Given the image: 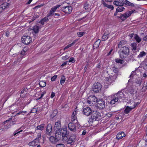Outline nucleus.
Returning <instances> with one entry per match:
<instances>
[{
  "instance_id": "obj_1",
  "label": "nucleus",
  "mask_w": 147,
  "mask_h": 147,
  "mask_svg": "<svg viewBox=\"0 0 147 147\" xmlns=\"http://www.w3.org/2000/svg\"><path fill=\"white\" fill-rule=\"evenodd\" d=\"M126 92L123 90L118 92L114 95L109 103L111 105L115 104L117 102H123L125 98Z\"/></svg>"
},
{
  "instance_id": "obj_2",
  "label": "nucleus",
  "mask_w": 147,
  "mask_h": 147,
  "mask_svg": "<svg viewBox=\"0 0 147 147\" xmlns=\"http://www.w3.org/2000/svg\"><path fill=\"white\" fill-rule=\"evenodd\" d=\"M119 51L120 57L122 59L126 58L129 54V48L126 46H123L120 48Z\"/></svg>"
},
{
  "instance_id": "obj_3",
  "label": "nucleus",
  "mask_w": 147,
  "mask_h": 147,
  "mask_svg": "<svg viewBox=\"0 0 147 147\" xmlns=\"http://www.w3.org/2000/svg\"><path fill=\"white\" fill-rule=\"evenodd\" d=\"M101 117V113L97 111H93L91 115V117L88 121V122H93V121L98 120Z\"/></svg>"
},
{
  "instance_id": "obj_4",
  "label": "nucleus",
  "mask_w": 147,
  "mask_h": 147,
  "mask_svg": "<svg viewBox=\"0 0 147 147\" xmlns=\"http://www.w3.org/2000/svg\"><path fill=\"white\" fill-rule=\"evenodd\" d=\"M76 138V135L72 134L69 137L67 136V137L63 138V142L64 143H66L67 144H72L74 143Z\"/></svg>"
},
{
  "instance_id": "obj_5",
  "label": "nucleus",
  "mask_w": 147,
  "mask_h": 147,
  "mask_svg": "<svg viewBox=\"0 0 147 147\" xmlns=\"http://www.w3.org/2000/svg\"><path fill=\"white\" fill-rule=\"evenodd\" d=\"M56 133H57V134H59V135H60V138L61 137L62 140L63 141V138L65 137H67L68 136L67 135V127L63 128H61L60 130V131H58V130H56Z\"/></svg>"
},
{
  "instance_id": "obj_6",
  "label": "nucleus",
  "mask_w": 147,
  "mask_h": 147,
  "mask_svg": "<svg viewBox=\"0 0 147 147\" xmlns=\"http://www.w3.org/2000/svg\"><path fill=\"white\" fill-rule=\"evenodd\" d=\"M76 122H70L68 124V128L72 131H76L77 127L79 128L80 127V125L79 124L78 121L76 120Z\"/></svg>"
},
{
  "instance_id": "obj_7",
  "label": "nucleus",
  "mask_w": 147,
  "mask_h": 147,
  "mask_svg": "<svg viewBox=\"0 0 147 147\" xmlns=\"http://www.w3.org/2000/svg\"><path fill=\"white\" fill-rule=\"evenodd\" d=\"M102 85L99 82L95 83L92 86V90L95 93H97L100 91Z\"/></svg>"
},
{
  "instance_id": "obj_8",
  "label": "nucleus",
  "mask_w": 147,
  "mask_h": 147,
  "mask_svg": "<svg viewBox=\"0 0 147 147\" xmlns=\"http://www.w3.org/2000/svg\"><path fill=\"white\" fill-rule=\"evenodd\" d=\"M21 40L22 42L26 45L29 44L32 42L31 37L28 35H24L21 38Z\"/></svg>"
},
{
  "instance_id": "obj_9",
  "label": "nucleus",
  "mask_w": 147,
  "mask_h": 147,
  "mask_svg": "<svg viewBox=\"0 0 147 147\" xmlns=\"http://www.w3.org/2000/svg\"><path fill=\"white\" fill-rule=\"evenodd\" d=\"M60 139V135L59 134H57V133H55V137L51 136L49 138L50 141L53 144H55Z\"/></svg>"
},
{
  "instance_id": "obj_10",
  "label": "nucleus",
  "mask_w": 147,
  "mask_h": 147,
  "mask_svg": "<svg viewBox=\"0 0 147 147\" xmlns=\"http://www.w3.org/2000/svg\"><path fill=\"white\" fill-rule=\"evenodd\" d=\"M134 11H135V10H134ZM133 12L134 11L133 10L126 12L123 14H121L120 16L119 17L122 21H124L128 18Z\"/></svg>"
},
{
  "instance_id": "obj_11",
  "label": "nucleus",
  "mask_w": 147,
  "mask_h": 147,
  "mask_svg": "<svg viewBox=\"0 0 147 147\" xmlns=\"http://www.w3.org/2000/svg\"><path fill=\"white\" fill-rule=\"evenodd\" d=\"M134 106L129 107L127 106L124 110V113L126 114L129 113L133 109L135 108L139 104V103H134Z\"/></svg>"
},
{
  "instance_id": "obj_12",
  "label": "nucleus",
  "mask_w": 147,
  "mask_h": 147,
  "mask_svg": "<svg viewBox=\"0 0 147 147\" xmlns=\"http://www.w3.org/2000/svg\"><path fill=\"white\" fill-rule=\"evenodd\" d=\"M105 101L102 99L100 100L97 102L96 107L99 109H102L105 107Z\"/></svg>"
},
{
  "instance_id": "obj_13",
  "label": "nucleus",
  "mask_w": 147,
  "mask_h": 147,
  "mask_svg": "<svg viewBox=\"0 0 147 147\" xmlns=\"http://www.w3.org/2000/svg\"><path fill=\"white\" fill-rule=\"evenodd\" d=\"M93 111L89 107H86L84 108L83 109V114L86 116H89L91 115Z\"/></svg>"
},
{
  "instance_id": "obj_14",
  "label": "nucleus",
  "mask_w": 147,
  "mask_h": 147,
  "mask_svg": "<svg viewBox=\"0 0 147 147\" xmlns=\"http://www.w3.org/2000/svg\"><path fill=\"white\" fill-rule=\"evenodd\" d=\"M61 10L66 13H70L72 10V8L71 6H64L61 8Z\"/></svg>"
},
{
  "instance_id": "obj_15",
  "label": "nucleus",
  "mask_w": 147,
  "mask_h": 147,
  "mask_svg": "<svg viewBox=\"0 0 147 147\" xmlns=\"http://www.w3.org/2000/svg\"><path fill=\"white\" fill-rule=\"evenodd\" d=\"M1 3L0 2V13L3 12L4 9L7 8L9 5V3H4L1 1Z\"/></svg>"
},
{
  "instance_id": "obj_16",
  "label": "nucleus",
  "mask_w": 147,
  "mask_h": 147,
  "mask_svg": "<svg viewBox=\"0 0 147 147\" xmlns=\"http://www.w3.org/2000/svg\"><path fill=\"white\" fill-rule=\"evenodd\" d=\"M52 126L50 123L48 124L46 130V135H48V136H50L51 135L52 133Z\"/></svg>"
},
{
  "instance_id": "obj_17",
  "label": "nucleus",
  "mask_w": 147,
  "mask_h": 147,
  "mask_svg": "<svg viewBox=\"0 0 147 147\" xmlns=\"http://www.w3.org/2000/svg\"><path fill=\"white\" fill-rule=\"evenodd\" d=\"M77 114V112L75 110L73 113L72 114L71 117V120L72 121V122H76V120H77V117L76 115Z\"/></svg>"
},
{
  "instance_id": "obj_18",
  "label": "nucleus",
  "mask_w": 147,
  "mask_h": 147,
  "mask_svg": "<svg viewBox=\"0 0 147 147\" xmlns=\"http://www.w3.org/2000/svg\"><path fill=\"white\" fill-rule=\"evenodd\" d=\"M11 125L9 124H7L6 125H3L1 127L2 128L0 129V131H6L8 128L11 127Z\"/></svg>"
},
{
  "instance_id": "obj_19",
  "label": "nucleus",
  "mask_w": 147,
  "mask_h": 147,
  "mask_svg": "<svg viewBox=\"0 0 147 147\" xmlns=\"http://www.w3.org/2000/svg\"><path fill=\"white\" fill-rule=\"evenodd\" d=\"M42 27V26L41 25H39V24L38 25L34 26L33 27L34 33L35 34L39 32V30Z\"/></svg>"
},
{
  "instance_id": "obj_20",
  "label": "nucleus",
  "mask_w": 147,
  "mask_h": 147,
  "mask_svg": "<svg viewBox=\"0 0 147 147\" xmlns=\"http://www.w3.org/2000/svg\"><path fill=\"white\" fill-rule=\"evenodd\" d=\"M36 139H35L33 141L30 142L28 143V145L29 146H34L38 144L39 142Z\"/></svg>"
},
{
  "instance_id": "obj_21",
  "label": "nucleus",
  "mask_w": 147,
  "mask_h": 147,
  "mask_svg": "<svg viewBox=\"0 0 147 147\" xmlns=\"http://www.w3.org/2000/svg\"><path fill=\"white\" fill-rule=\"evenodd\" d=\"M125 136V134L123 132H119L116 136V139L119 140Z\"/></svg>"
},
{
  "instance_id": "obj_22",
  "label": "nucleus",
  "mask_w": 147,
  "mask_h": 147,
  "mask_svg": "<svg viewBox=\"0 0 147 147\" xmlns=\"http://www.w3.org/2000/svg\"><path fill=\"white\" fill-rule=\"evenodd\" d=\"M49 20L48 18L47 17H45L42 19L39 23H40L41 25H41L42 27H43V26L44 24L46 22Z\"/></svg>"
},
{
  "instance_id": "obj_23",
  "label": "nucleus",
  "mask_w": 147,
  "mask_h": 147,
  "mask_svg": "<svg viewBox=\"0 0 147 147\" xmlns=\"http://www.w3.org/2000/svg\"><path fill=\"white\" fill-rule=\"evenodd\" d=\"M55 127L56 128L55 129V130H58L59 131L61 127V124L60 121L56 122L55 125Z\"/></svg>"
},
{
  "instance_id": "obj_24",
  "label": "nucleus",
  "mask_w": 147,
  "mask_h": 147,
  "mask_svg": "<svg viewBox=\"0 0 147 147\" xmlns=\"http://www.w3.org/2000/svg\"><path fill=\"white\" fill-rule=\"evenodd\" d=\"M28 89L26 88H24L21 92L20 97L23 98L24 96V94H26L27 93Z\"/></svg>"
},
{
  "instance_id": "obj_25",
  "label": "nucleus",
  "mask_w": 147,
  "mask_h": 147,
  "mask_svg": "<svg viewBox=\"0 0 147 147\" xmlns=\"http://www.w3.org/2000/svg\"><path fill=\"white\" fill-rule=\"evenodd\" d=\"M142 80L141 78H138L134 80V82L136 83L137 85L140 86L141 84Z\"/></svg>"
},
{
  "instance_id": "obj_26",
  "label": "nucleus",
  "mask_w": 147,
  "mask_h": 147,
  "mask_svg": "<svg viewBox=\"0 0 147 147\" xmlns=\"http://www.w3.org/2000/svg\"><path fill=\"white\" fill-rule=\"evenodd\" d=\"M109 34L105 32L102 37V40L105 41L107 40L109 36Z\"/></svg>"
},
{
  "instance_id": "obj_27",
  "label": "nucleus",
  "mask_w": 147,
  "mask_h": 147,
  "mask_svg": "<svg viewBox=\"0 0 147 147\" xmlns=\"http://www.w3.org/2000/svg\"><path fill=\"white\" fill-rule=\"evenodd\" d=\"M134 37L137 42L139 43L141 41V38L139 37L138 35L135 34Z\"/></svg>"
},
{
  "instance_id": "obj_28",
  "label": "nucleus",
  "mask_w": 147,
  "mask_h": 147,
  "mask_svg": "<svg viewBox=\"0 0 147 147\" xmlns=\"http://www.w3.org/2000/svg\"><path fill=\"white\" fill-rule=\"evenodd\" d=\"M128 92L131 95L133 96V95H134V89L131 86L128 87Z\"/></svg>"
},
{
  "instance_id": "obj_29",
  "label": "nucleus",
  "mask_w": 147,
  "mask_h": 147,
  "mask_svg": "<svg viewBox=\"0 0 147 147\" xmlns=\"http://www.w3.org/2000/svg\"><path fill=\"white\" fill-rule=\"evenodd\" d=\"M122 6L123 5H121L119 6L116 9L117 11H118L119 12L124 10L125 9V8L123 7Z\"/></svg>"
},
{
  "instance_id": "obj_30",
  "label": "nucleus",
  "mask_w": 147,
  "mask_h": 147,
  "mask_svg": "<svg viewBox=\"0 0 147 147\" xmlns=\"http://www.w3.org/2000/svg\"><path fill=\"white\" fill-rule=\"evenodd\" d=\"M112 69L113 72L115 73L114 76H115V78H116V76L117 75V74L119 71V69L115 67H113Z\"/></svg>"
},
{
  "instance_id": "obj_31",
  "label": "nucleus",
  "mask_w": 147,
  "mask_h": 147,
  "mask_svg": "<svg viewBox=\"0 0 147 147\" xmlns=\"http://www.w3.org/2000/svg\"><path fill=\"white\" fill-rule=\"evenodd\" d=\"M103 4L105 6L109 8H110L112 10L113 9L114 7L113 5H108L105 2L103 3Z\"/></svg>"
},
{
  "instance_id": "obj_32",
  "label": "nucleus",
  "mask_w": 147,
  "mask_h": 147,
  "mask_svg": "<svg viewBox=\"0 0 147 147\" xmlns=\"http://www.w3.org/2000/svg\"><path fill=\"white\" fill-rule=\"evenodd\" d=\"M113 3L114 5L118 6V7L121 5H123V4L121 2L118 1H114Z\"/></svg>"
},
{
  "instance_id": "obj_33",
  "label": "nucleus",
  "mask_w": 147,
  "mask_h": 147,
  "mask_svg": "<svg viewBox=\"0 0 147 147\" xmlns=\"http://www.w3.org/2000/svg\"><path fill=\"white\" fill-rule=\"evenodd\" d=\"M57 110H54L52 113L51 115V117L52 118H53L54 117H55L57 115Z\"/></svg>"
},
{
  "instance_id": "obj_34",
  "label": "nucleus",
  "mask_w": 147,
  "mask_h": 147,
  "mask_svg": "<svg viewBox=\"0 0 147 147\" xmlns=\"http://www.w3.org/2000/svg\"><path fill=\"white\" fill-rule=\"evenodd\" d=\"M125 41L124 40L121 41L118 45V47L119 48H121L122 47V46L124 45L125 43Z\"/></svg>"
},
{
  "instance_id": "obj_35",
  "label": "nucleus",
  "mask_w": 147,
  "mask_h": 147,
  "mask_svg": "<svg viewBox=\"0 0 147 147\" xmlns=\"http://www.w3.org/2000/svg\"><path fill=\"white\" fill-rule=\"evenodd\" d=\"M61 6L60 5H57L55 6H54L53 7H52L51 9V10L53 11V12H54L59 7Z\"/></svg>"
},
{
  "instance_id": "obj_36",
  "label": "nucleus",
  "mask_w": 147,
  "mask_h": 147,
  "mask_svg": "<svg viewBox=\"0 0 147 147\" xmlns=\"http://www.w3.org/2000/svg\"><path fill=\"white\" fill-rule=\"evenodd\" d=\"M40 86L41 87H44L46 85V83L45 82L43 81H40L39 82Z\"/></svg>"
},
{
  "instance_id": "obj_37",
  "label": "nucleus",
  "mask_w": 147,
  "mask_h": 147,
  "mask_svg": "<svg viewBox=\"0 0 147 147\" xmlns=\"http://www.w3.org/2000/svg\"><path fill=\"white\" fill-rule=\"evenodd\" d=\"M65 80V77L64 75H62L61 76V79L60 80V84L61 85L64 83Z\"/></svg>"
},
{
  "instance_id": "obj_38",
  "label": "nucleus",
  "mask_w": 147,
  "mask_h": 147,
  "mask_svg": "<svg viewBox=\"0 0 147 147\" xmlns=\"http://www.w3.org/2000/svg\"><path fill=\"white\" fill-rule=\"evenodd\" d=\"M27 51V49H24L22 51L21 53H20V55H21L20 57L21 58H22L23 57V56L24 55H25V52Z\"/></svg>"
},
{
  "instance_id": "obj_39",
  "label": "nucleus",
  "mask_w": 147,
  "mask_h": 147,
  "mask_svg": "<svg viewBox=\"0 0 147 147\" xmlns=\"http://www.w3.org/2000/svg\"><path fill=\"white\" fill-rule=\"evenodd\" d=\"M45 124H42L38 126L36 128L37 129H38L40 130H43Z\"/></svg>"
},
{
  "instance_id": "obj_40",
  "label": "nucleus",
  "mask_w": 147,
  "mask_h": 147,
  "mask_svg": "<svg viewBox=\"0 0 147 147\" xmlns=\"http://www.w3.org/2000/svg\"><path fill=\"white\" fill-rule=\"evenodd\" d=\"M100 42V39H98L97 40L96 42L94 43V47L96 46V47H99V45Z\"/></svg>"
},
{
  "instance_id": "obj_41",
  "label": "nucleus",
  "mask_w": 147,
  "mask_h": 147,
  "mask_svg": "<svg viewBox=\"0 0 147 147\" xmlns=\"http://www.w3.org/2000/svg\"><path fill=\"white\" fill-rule=\"evenodd\" d=\"M89 99L91 100L92 101L94 102H98V100L97 98L94 96H92L90 97V98H89Z\"/></svg>"
},
{
  "instance_id": "obj_42",
  "label": "nucleus",
  "mask_w": 147,
  "mask_h": 147,
  "mask_svg": "<svg viewBox=\"0 0 147 147\" xmlns=\"http://www.w3.org/2000/svg\"><path fill=\"white\" fill-rule=\"evenodd\" d=\"M76 40H74L71 44L68 45H67L65 47V48L64 49V50H65L67 48H68L69 47H71V46H73L76 43Z\"/></svg>"
},
{
  "instance_id": "obj_43",
  "label": "nucleus",
  "mask_w": 147,
  "mask_h": 147,
  "mask_svg": "<svg viewBox=\"0 0 147 147\" xmlns=\"http://www.w3.org/2000/svg\"><path fill=\"white\" fill-rule=\"evenodd\" d=\"M137 44L135 42L132 43L131 45V46L132 47V50L135 51L136 49V47Z\"/></svg>"
},
{
  "instance_id": "obj_44",
  "label": "nucleus",
  "mask_w": 147,
  "mask_h": 147,
  "mask_svg": "<svg viewBox=\"0 0 147 147\" xmlns=\"http://www.w3.org/2000/svg\"><path fill=\"white\" fill-rule=\"evenodd\" d=\"M115 61L117 63H120L121 64H123L124 63V61L123 60L119 59H115Z\"/></svg>"
},
{
  "instance_id": "obj_45",
  "label": "nucleus",
  "mask_w": 147,
  "mask_h": 147,
  "mask_svg": "<svg viewBox=\"0 0 147 147\" xmlns=\"http://www.w3.org/2000/svg\"><path fill=\"white\" fill-rule=\"evenodd\" d=\"M146 55V53L143 51L141 52L140 53V54L138 56V57L140 58V57H142L144 56H145Z\"/></svg>"
},
{
  "instance_id": "obj_46",
  "label": "nucleus",
  "mask_w": 147,
  "mask_h": 147,
  "mask_svg": "<svg viewBox=\"0 0 147 147\" xmlns=\"http://www.w3.org/2000/svg\"><path fill=\"white\" fill-rule=\"evenodd\" d=\"M53 12L51 10L47 14V18L50 16H53L54 15L53 14Z\"/></svg>"
},
{
  "instance_id": "obj_47",
  "label": "nucleus",
  "mask_w": 147,
  "mask_h": 147,
  "mask_svg": "<svg viewBox=\"0 0 147 147\" xmlns=\"http://www.w3.org/2000/svg\"><path fill=\"white\" fill-rule=\"evenodd\" d=\"M85 33L84 32H79L77 33L78 35L80 37L83 36L85 34Z\"/></svg>"
},
{
  "instance_id": "obj_48",
  "label": "nucleus",
  "mask_w": 147,
  "mask_h": 147,
  "mask_svg": "<svg viewBox=\"0 0 147 147\" xmlns=\"http://www.w3.org/2000/svg\"><path fill=\"white\" fill-rule=\"evenodd\" d=\"M36 107H34V108L31 110V112L33 113H35L37 112V110Z\"/></svg>"
},
{
  "instance_id": "obj_49",
  "label": "nucleus",
  "mask_w": 147,
  "mask_h": 147,
  "mask_svg": "<svg viewBox=\"0 0 147 147\" xmlns=\"http://www.w3.org/2000/svg\"><path fill=\"white\" fill-rule=\"evenodd\" d=\"M41 135L40 134H38L37 136V137L35 139H36L38 141V142H39L40 140Z\"/></svg>"
},
{
  "instance_id": "obj_50",
  "label": "nucleus",
  "mask_w": 147,
  "mask_h": 147,
  "mask_svg": "<svg viewBox=\"0 0 147 147\" xmlns=\"http://www.w3.org/2000/svg\"><path fill=\"white\" fill-rule=\"evenodd\" d=\"M89 4L87 2H86L84 4V7L85 9H88Z\"/></svg>"
},
{
  "instance_id": "obj_51",
  "label": "nucleus",
  "mask_w": 147,
  "mask_h": 147,
  "mask_svg": "<svg viewBox=\"0 0 147 147\" xmlns=\"http://www.w3.org/2000/svg\"><path fill=\"white\" fill-rule=\"evenodd\" d=\"M113 115V113L112 112H110L107 113L106 115V117H110L112 116Z\"/></svg>"
},
{
  "instance_id": "obj_52",
  "label": "nucleus",
  "mask_w": 147,
  "mask_h": 147,
  "mask_svg": "<svg viewBox=\"0 0 147 147\" xmlns=\"http://www.w3.org/2000/svg\"><path fill=\"white\" fill-rule=\"evenodd\" d=\"M75 60H74V58L73 57H71L68 62H72V63H74L75 62Z\"/></svg>"
},
{
  "instance_id": "obj_53",
  "label": "nucleus",
  "mask_w": 147,
  "mask_h": 147,
  "mask_svg": "<svg viewBox=\"0 0 147 147\" xmlns=\"http://www.w3.org/2000/svg\"><path fill=\"white\" fill-rule=\"evenodd\" d=\"M57 77V76L55 75L53 76L51 78V80L52 81H53L55 80V79Z\"/></svg>"
},
{
  "instance_id": "obj_54",
  "label": "nucleus",
  "mask_w": 147,
  "mask_h": 147,
  "mask_svg": "<svg viewBox=\"0 0 147 147\" xmlns=\"http://www.w3.org/2000/svg\"><path fill=\"white\" fill-rule=\"evenodd\" d=\"M129 1L127 0H123L122 1V2H121L123 4V5L124 4L127 5V3H128Z\"/></svg>"
},
{
  "instance_id": "obj_55",
  "label": "nucleus",
  "mask_w": 147,
  "mask_h": 147,
  "mask_svg": "<svg viewBox=\"0 0 147 147\" xmlns=\"http://www.w3.org/2000/svg\"><path fill=\"white\" fill-rule=\"evenodd\" d=\"M65 145L63 144H58L56 145V147H65Z\"/></svg>"
},
{
  "instance_id": "obj_56",
  "label": "nucleus",
  "mask_w": 147,
  "mask_h": 147,
  "mask_svg": "<svg viewBox=\"0 0 147 147\" xmlns=\"http://www.w3.org/2000/svg\"><path fill=\"white\" fill-rule=\"evenodd\" d=\"M136 71H132L131 72V74L130 75L129 77L131 78V77H132L133 76L135 75L136 74Z\"/></svg>"
},
{
  "instance_id": "obj_57",
  "label": "nucleus",
  "mask_w": 147,
  "mask_h": 147,
  "mask_svg": "<svg viewBox=\"0 0 147 147\" xmlns=\"http://www.w3.org/2000/svg\"><path fill=\"white\" fill-rule=\"evenodd\" d=\"M26 112H27L26 111H19V115L21 114L22 115H24V114L26 113Z\"/></svg>"
},
{
  "instance_id": "obj_58",
  "label": "nucleus",
  "mask_w": 147,
  "mask_h": 147,
  "mask_svg": "<svg viewBox=\"0 0 147 147\" xmlns=\"http://www.w3.org/2000/svg\"><path fill=\"white\" fill-rule=\"evenodd\" d=\"M46 93V92L45 91H44L43 92H42L40 97L38 99H40Z\"/></svg>"
},
{
  "instance_id": "obj_59",
  "label": "nucleus",
  "mask_w": 147,
  "mask_h": 147,
  "mask_svg": "<svg viewBox=\"0 0 147 147\" xmlns=\"http://www.w3.org/2000/svg\"><path fill=\"white\" fill-rule=\"evenodd\" d=\"M127 5H129L130 6L133 7L134 6V5L133 3H131L129 2L128 1L127 3Z\"/></svg>"
},
{
  "instance_id": "obj_60",
  "label": "nucleus",
  "mask_w": 147,
  "mask_h": 147,
  "mask_svg": "<svg viewBox=\"0 0 147 147\" xmlns=\"http://www.w3.org/2000/svg\"><path fill=\"white\" fill-rule=\"evenodd\" d=\"M12 118H10L8 120H7L4 122L3 123V124L4 125L5 123H6L7 122L11 120L12 119Z\"/></svg>"
},
{
  "instance_id": "obj_61",
  "label": "nucleus",
  "mask_w": 147,
  "mask_h": 147,
  "mask_svg": "<svg viewBox=\"0 0 147 147\" xmlns=\"http://www.w3.org/2000/svg\"><path fill=\"white\" fill-rule=\"evenodd\" d=\"M12 118H10L8 120H7L4 122L3 123V124L4 125L5 123H6L7 122L11 120L12 119Z\"/></svg>"
},
{
  "instance_id": "obj_62",
  "label": "nucleus",
  "mask_w": 147,
  "mask_h": 147,
  "mask_svg": "<svg viewBox=\"0 0 147 147\" xmlns=\"http://www.w3.org/2000/svg\"><path fill=\"white\" fill-rule=\"evenodd\" d=\"M88 65H89V64H88V62L87 63L86 65L85 66V67H84V71H85L84 72L86 71V70L87 68L88 67Z\"/></svg>"
},
{
  "instance_id": "obj_63",
  "label": "nucleus",
  "mask_w": 147,
  "mask_h": 147,
  "mask_svg": "<svg viewBox=\"0 0 147 147\" xmlns=\"http://www.w3.org/2000/svg\"><path fill=\"white\" fill-rule=\"evenodd\" d=\"M69 57V56L68 55H66L64 57H63L62 58L63 59L66 60Z\"/></svg>"
},
{
  "instance_id": "obj_64",
  "label": "nucleus",
  "mask_w": 147,
  "mask_h": 147,
  "mask_svg": "<svg viewBox=\"0 0 147 147\" xmlns=\"http://www.w3.org/2000/svg\"><path fill=\"white\" fill-rule=\"evenodd\" d=\"M5 35L7 36V37H8L9 35V33L8 31H7L5 32Z\"/></svg>"
}]
</instances>
